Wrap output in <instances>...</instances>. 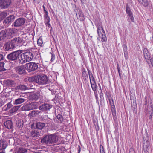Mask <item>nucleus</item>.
Instances as JSON below:
<instances>
[{"label": "nucleus", "instance_id": "1", "mask_svg": "<svg viewBox=\"0 0 153 153\" xmlns=\"http://www.w3.org/2000/svg\"><path fill=\"white\" fill-rule=\"evenodd\" d=\"M59 139L58 135L56 134L48 135L42 139V143L48 145H51L57 143Z\"/></svg>", "mask_w": 153, "mask_h": 153}, {"label": "nucleus", "instance_id": "2", "mask_svg": "<svg viewBox=\"0 0 153 153\" xmlns=\"http://www.w3.org/2000/svg\"><path fill=\"white\" fill-rule=\"evenodd\" d=\"M33 53L30 51L22 53L19 57V63L22 64L27 62L31 61L33 58Z\"/></svg>", "mask_w": 153, "mask_h": 153}, {"label": "nucleus", "instance_id": "3", "mask_svg": "<svg viewBox=\"0 0 153 153\" xmlns=\"http://www.w3.org/2000/svg\"><path fill=\"white\" fill-rule=\"evenodd\" d=\"M97 26L99 36L97 38V39L100 40L102 42H106L107 41V38L102 24L101 23L98 24L97 25Z\"/></svg>", "mask_w": 153, "mask_h": 153}, {"label": "nucleus", "instance_id": "4", "mask_svg": "<svg viewBox=\"0 0 153 153\" xmlns=\"http://www.w3.org/2000/svg\"><path fill=\"white\" fill-rule=\"evenodd\" d=\"M22 53V50H17L7 55V57L10 60L16 61L18 59L19 62V57Z\"/></svg>", "mask_w": 153, "mask_h": 153}, {"label": "nucleus", "instance_id": "5", "mask_svg": "<svg viewBox=\"0 0 153 153\" xmlns=\"http://www.w3.org/2000/svg\"><path fill=\"white\" fill-rule=\"evenodd\" d=\"M36 82L40 85L46 84L48 80V78L46 76H41L39 75L36 76Z\"/></svg>", "mask_w": 153, "mask_h": 153}, {"label": "nucleus", "instance_id": "6", "mask_svg": "<svg viewBox=\"0 0 153 153\" xmlns=\"http://www.w3.org/2000/svg\"><path fill=\"white\" fill-rule=\"evenodd\" d=\"M37 107L38 103L37 102H33L24 105L22 107V109L23 110L29 111L36 109Z\"/></svg>", "mask_w": 153, "mask_h": 153}, {"label": "nucleus", "instance_id": "7", "mask_svg": "<svg viewBox=\"0 0 153 153\" xmlns=\"http://www.w3.org/2000/svg\"><path fill=\"white\" fill-rule=\"evenodd\" d=\"M26 69L29 72L33 71L37 69L38 68V65L35 63L30 62L25 64Z\"/></svg>", "mask_w": 153, "mask_h": 153}, {"label": "nucleus", "instance_id": "8", "mask_svg": "<svg viewBox=\"0 0 153 153\" xmlns=\"http://www.w3.org/2000/svg\"><path fill=\"white\" fill-rule=\"evenodd\" d=\"M11 42L13 43L15 46H20L22 45L26 46V45H27V43L26 44H25V43L23 42L22 39L19 37L15 38Z\"/></svg>", "mask_w": 153, "mask_h": 153}, {"label": "nucleus", "instance_id": "9", "mask_svg": "<svg viewBox=\"0 0 153 153\" xmlns=\"http://www.w3.org/2000/svg\"><path fill=\"white\" fill-rule=\"evenodd\" d=\"M11 3V0H0V7L1 8H7L8 7Z\"/></svg>", "mask_w": 153, "mask_h": 153}, {"label": "nucleus", "instance_id": "10", "mask_svg": "<svg viewBox=\"0 0 153 153\" xmlns=\"http://www.w3.org/2000/svg\"><path fill=\"white\" fill-rule=\"evenodd\" d=\"M7 146V143L4 140H0V153H5V149Z\"/></svg>", "mask_w": 153, "mask_h": 153}, {"label": "nucleus", "instance_id": "11", "mask_svg": "<svg viewBox=\"0 0 153 153\" xmlns=\"http://www.w3.org/2000/svg\"><path fill=\"white\" fill-rule=\"evenodd\" d=\"M25 19L23 18H19L16 20L13 24L15 27H19L23 25L25 22Z\"/></svg>", "mask_w": 153, "mask_h": 153}, {"label": "nucleus", "instance_id": "12", "mask_svg": "<svg viewBox=\"0 0 153 153\" xmlns=\"http://www.w3.org/2000/svg\"><path fill=\"white\" fill-rule=\"evenodd\" d=\"M111 100L110 99H109L110 103L111 105V111L112 115L113 117V118L114 120H115L116 119V113L115 107L113 103V100H112V103H111Z\"/></svg>", "mask_w": 153, "mask_h": 153}, {"label": "nucleus", "instance_id": "13", "mask_svg": "<svg viewBox=\"0 0 153 153\" xmlns=\"http://www.w3.org/2000/svg\"><path fill=\"white\" fill-rule=\"evenodd\" d=\"M52 107V105H51L47 103H45L42 105L40 106L39 109L40 110L47 111L49 110Z\"/></svg>", "mask_w": 153, "mask_h": 153}, {"label": "nucleus", "instance_id": "14", "mask_svg": "<svg viewBox=\"0 0 153 153\" xmlns=\"http://www.w3.org/2000/svg\"><path fill=\"white\" fill-rule=\"evenodd\" d=\"M6 35V37L7 36H9L13 35L14 34L15 30L13 29H9L6 30H4Z\"/></svg>", "mask_w": 153, "mask_h": 153}, {"label": "nucleus", "instance_id": "15", "mask_svg": "<svg viewBox=\"0 0 153 153\" xmlns=\"http://www.w3.org/2000/svg\"><path fill=\"white\" fill-rule=\"evenodd\" d=\"M15 18V17L14 15H10L4 20V23L7 25L10 24L13 21Z\"/></svg>", "mask_w": 153, "mask_h": 153}, {"label": "nucleus", "instance_id": "16", "mask_svg": "<svg viewBox=\"0 0 153 153\" xmlns=\"http://www.w3.org/2000/svg\"><path fill=\"white\" fill-rule=\"evenodd\" d=\"M143 54L146 62L149 65V59L150 58V55L146 48L143 49Z\"/></svg>", "mask_w": 153, "mask_h": 153}, {"label": "nucleus", "instance_id": "17", "mask_svg": "<svg viewBox=\"0 0 153 153\" xmlns=\"http://www.w3.org/2000/svg\"><path fill=\"white\" fill-rule=\"evenodd\" d=\"M4 47L6 51H8L13 49L15 46L12 42H7L4 45Z\"/></svg>", "mask_w": 153, "mask_h": 153}, {"label": "nucleus", "instance_id": "18", "mask_svg": "<svg viewBox=\"0 0 153 153\" xmlns=\"http://www.w3.org/2000/svg\"><path fill=\"white\" fill-rule=\"evenodd\" d=\"M17 70L18 73L20 74H24L26 71L24 65L18 66L17 68Z\"/></svg>", "mask_w": 153, "mask_h": 153}, {"label": "nucleus", "instance_id": "19", "mask_svg": "<svg viewBox=\"0 0 153 153\" xmlns=\"http://www.w3.org/2000/svg\"><path fill=\"white\" fill-rule=\"evenodd\" d=\"M16 153H25L27 151L26 149L20 147H18L16 150Z\"/></svg>", "mask_w": 153, "mask_h": 153}, {"label": "nucleus", "instance_id": "20", "mask_svg": "<svg viewBox=\"0 0 153 153\" xmlns=\"http://www.w3.org/2000/svg\"><path fill=\"white\" fill-rule=\"evenodd\" d=\"M4 125L8 129H11L13 127V125L12 121L10 120H7L4 123Z\"/></svg>", "mask_w": 153, "mask_h": 153}, {"label": "nucleus", "instance_id": "21", "mask_svg": "<svg viewBox=\"0 0 153 153\" xmlns=\"http://www.w3.org/2000/svg\"><path fill=\"white\" fill-rule=\"evenodd\" d=\"M77 18L80 21H83L84 19V16L82 12L81 11H79V13L76 14Z\"/></svg>", "mask_w": 153, "mask_h": 153}, {"label": "nucleus", "instance_id": "22", "mask_svg": "<svg viewBox=\"0 0 153 153\" xmlns=\"http://www.w3.org/2000/svg\"><path fill=\"white\" fill-rule=\"evenodd\" d=\"M31 135L33 137H36L40 135L39 131L37 130H33L31 132Z\"/></svg>", "mask_w": 153, "mask_h": 153}, {"label": "nucleus", "instance_id": "23", "mask_svg": "<svg viewBox=\"0 0 153 153\" xmlns=\"http://www.w3.org/2000/svg\"><path fill=\"white\" fill-rule=\"evenodd\" d=\"M25 100L23 98H18L15 100L14 104L16 105L19 104L24 102Z\"/></svg>", "mask_w": 153, "mask_h": 153}, {"label": "nucleus", "instance_id": "24", "mask_svg": "<svg viewBox=\"0 0 153 153\" xmlns=\"http://www.w3.org/2000/svg\"><path fill=\"white\" fill-rule=\"evenodd\" d=\"M45 126V124L39 122L36 124V128L39 129H42Z\"/></svg>", "mask_w": 153, "mask_h": 153}, {"label": "nucleus", "instance_id": "25", "mask_svg": "<svg viewBox=\"0 0 153 153\" xmlns=\"http://www.w3.org/2000/svg\"><path fill=\"white\" fill-rule=\"evenodd\" d=\"M146 145L144 146V151L145 153H149V144L148 142L146 141Z\"/></svg>", "mask_w": 153, "mask_h": 153}, {"label": "nucleus", "instance_id": "26", "mask_svg": "<svg viewBox=\"0 0 153 153\" xmlns=\"http://www.w3.org/2000/svg\"><path fill=\"white\" fill-rule=\"evenodd\" d=\"M138 2L142 5L146 7L148 4V2L147 0H138Z\"/></svg>", "mask_w": 153, "mask_h": 153}, {"label": "nucleus", "instance_id": "27", "mask_svg": "<svg viewBox=\"0 0 153 153\" xmlns=\"http://www.w3.org/2000/svg\"><path fill=\"white\" fill-rule=\"evenodd\" d=\"M41 112L39 110L33 111L30 113V115L32 117H34L37 115Z\"/></svg>", "mask_w": 153, "mask_h": 153}, {"label": "nucleus", "instance_id": "28", "mask_svg": "<svg viewBox=\"0 0 153 153\" xmlns=\"http://www.w3.org/2000/svg\"><path fill=\"white\" fill-rule=\"evenodd\" d=\"M7 16V13L6 12H3L0 13V18L1 20L3 19Z\"/></svg>", "mask_w": 153, "mask_h": 153}, {"label": "nucleus", "instance_id": "29", "mask_svg": "<svg viewBox=\"0 0 153 153\" xmlns=\"http://www.w3.org/2000/svg\"><path fill=\"white\" fill-rule=\"evenodd\" d=\"M6 38V35L4 31L2 30L0 32V41Z\"/></svg>", "mask_w": 153, "mask_h": 153}, {"label": "nucleus", "instance_id": "30", "mask_svg": "<svg viewBox=\"0 0 153 153\" xmlns=\"http://www.w3.org/2000/svg\"><path fill=\"white\" fill-rule=\"evenodd\" d=\"M19 108L18 106H14L10 110V112L11 113H13L16 112L17 111Z\"/></svg>", "mask_w": 153, "mask_h": 153}, {"label": "nucleus", "instance_id": "31", "mask_svg": "<svg viewBox=\"0 0 153 153\" xmlns=\"http://www.w3.org/2000/svg\"><path fill=\"white\" fill-rule=\"evenodd\" d=\"M5 84L6 85L10 86L14 84V82L10 80H7L5 81Z\"/></svg>", "mask_w": 153, "mask_h": 153}, {"label": "nucleus", "instance_id": "32", "mask_svg": "<svg viewBox=\"0 0 153 153\" xmlns=\"http://www.w3.org/2000/svg\"><path fill=\"white\" fill-rule=\"evenodd\" d=\"M16 126L19 128H21L23 126V123L20 121L19 120L16 123Z\"/></svg>", "mask_w": 153, "mask_h": 153}, {"label": "nucleus", "instance_id": "33", "mask_svg": "<svg viewBox=\"0 0 153 153\" xmlns=\"http://www.w3.org/2000/svg\"><path fill=\"white\" fill-rule=\"evenodd\" d=\"M4 63L3 62H0V71H4L5 69L4 68Z\"/></svg>", "mask_w": 153, "mask_h": 153}, {"label": "nucleus", "instance_id": "34", "mask_svg": "<svg viewBox=\"0 0 153 153\" xmlns=\"http://www.w3.org/2000/svg\"><path fill=\"white\" fill-rule=\"evenodd\" d=\"M89 77L91 83L95 82L94 78L92 74H89Z\"/></svg>", "mask_w": 153, "mask_h": 153}, {"label": "nucleus", "instance_id": "35", "mask_svg": "<svg viewBox=\"0 0 153 153\" xmlns=\"http://www.w3.org/2000/svg\"><path fill=\"white\" fill-rule=\"evenodd\" d=\"M36 76L35 77H31L28 78V80L30 82H36Z\"/></svg>", "mask_w": 153, "mask_h": 153}, {"label": "nucleus", "instance_id": "36", "mask_svg": "<svg viewBox=\"0 0 153 153\" xmlns=\"http://www.w3.org/2000/svg\"><path fill=\"white\" fill-rule=\"evenodd\" d=\"M31 97L32 100H36L38 99L39 98V96L38 94H34L31 96Z\"/></svg>", "mask_w": 153, "mask_h": 153}, {"label": "nucleus", "instance_id": "37", "mask_svg": "<svg viewBox=\"0 0 153 153\" xmlns=\"http://www.w3.org/2000/svg\"><path fill=\"white\" fill-rule=\"evenodd\" d=\"M19 88L21 90H25L27 89V87L25 85H22L19 86Z\"/></svg>", "mask_w": 153, "mask_h": 153}, {"label": "nucleus", "instance_id": "38", "mask_svg": "<svg viewBox=\"0 0 153 153\" xmlns=\"http://www.w3.org/2000/svg\"><path fill=\"white\" fill-rule=\"evenodd\" d=\"M91 84L93 90L94 91H95L96 90L97 86L95 82H94V83H91Z\"/></svg>", "mask_w": 153, "mask_h": 153}, {"label": "nucleus", "instance_id": "39", "mask_svg": "<svg viewBox=\"0 0 153 153\" xmlns=\"http://www.w3.org/2000/svg\"><path fill=\"white\" fill-rule=\"evenodd\" d=\"M12 106V104L10 103V102H9L7 105L5 106V107H6V109H5V110L10 109Z\"/></svg>", "mask_w": 153, "mask_h": 153}, {"label": "nucleus", "instance_id": "40", "mask_svg": "<svg viewBox=\"0 0 153 153\" xmlns=\"http://www.w3.org/2000/svg\"><path fill=\"white\" fill-rule=\"evenodd\" d=\"M43 44L42 40L41 39H39L38 40L37 44L39 46H41Z\"/></svg>", "mask_w": 153, "mask_h": 153}, {"label": "nucleus", "instance_id": "41", "mask_svg": "<svg viewBox=\"0 0 153 153\" xmlns=\"http://www.w3.org/2000/svg\"><path fill=\"white\" fill-rule=\"evenodd\" d=\"M57 118L58 119L60 122H61L62 120V117L60 114H58L57 116Z\"/></svg>", "mask_w": 153, "mask_h": 153}, {"label": "nucleus", "instance_id": "42", "mask_svg": "<svg viewBox=\"0 0 153 153\" xmlns=\"http://www.w3.org/2000/svg\"><path fill=\"white\" fill-rule=\"evenodd\" d=\"M50 21V19L49 17H46V19L45 21L46 24V25H47L48 24H50L49 22Z\"/></svg>", "mask_w": 153, "mask_h": 153}, {"label": "nucleus", "instance_id": "43", "mask_svg": "<svg viewBox=\"0 0 153 153\" xmlns=\"http://www.w3.org/2000/svg\"><path fill=\"white\" fill-rule=\"evenodd\" d=\"M152 109H151V110L149 111V119H151L152 115Z\"/></svg>", "mask_w": 153, "mask_h": 153}, {"label": "nucleus", "instance_id": "44", "mask_svg": "<svg viewBox=\"0 0 153 153\" xmlns=\"http://www.w3.org/2000/svg\"><path fill=\"white\" fill-rule=\"evenodd\" d=\"M123 50L124 55L125 56L126 53L127 54V47L126 45H124L123 47Z\"/></svg>", "mask_w": 153, "mask_h": 153}, {"label": "nucleus", "instance_id": "45", "mask_svg": "<svg viewBox=\"0 0 153 153\" xmlns=\"http://www.w3.org/2000/svg\"><path fill=\"white\" fill-rule=\"evenodd\" d=\"M51 62H52L55 59V55L53 53H51Z\"/></svg>", "mask_w": 153, "mask_h": 153}, {"label": "nucleus", "instance_id": "46", "mask_svg": "<svg viewBox=\"0 0 153 153\" xmlns=\"http://www.w3.org/2000/svg\"><path fill=\"white\" fill-rule=\"evenodd\" d=\"M126 11L127 13L131 12L129 8L128 7V5L127 4L126 5Z\"/></svg>", "mask_w": 153, "mask_h": 153}, {"label": "nucleus", "instance_id": "47", "mask_svg": "<svg viewBox=\"0 0 153 153\" xmlns=\"http://www.w3.org/2000/svg\"><path fill=\"white\" fill-rule=\"evenodd\" d=\"M129 19L130 20L131 22H134V18L132 16L128 17Z\"/></svg>", "mask_w": 153, "mask_h": 153}, {"label": "nucleus", "instance_id": "48", "mask_svg": "<svg viewBox=\"0 0 153 153\" xmlns=\"http://www.w3.org/2000/svg\"><path fill=\"white\" fill-rule=\"evenodd\" d=\"M100 153H104V151L103 146H100Z\"/></svg>", "mask_w": 153, "mask_h": 153}, {"label": "nucleus", "instance_id": "49", "mask_svg": "<svg viewBox=\"0 0 153 153\" xmlns=\"http://www.w3.org/2000/svg\"><path fill=\"white\" fill-rule=\"evenodd\" d=\"M4 104L3 101L1 99H0V107L2 106Z\"/></svg>", "mask_w": 153, "mask_h": 153}, {"label": "nucleus", "instance_id": "50", "mask_svg": "<svg viewBox=\"0 0 153 153\" xmlns=\"http://www.w3.org/2000/svg\"><path fill=\"white\" fill-rule=\"evenodd\" d=\"M149 64H150V62L151 63L152 65L153 66V58H150L149 59Z\"/></svg>", "mask_w": 153, "mask_h": 153}, {"label": "nucleus", "instance_id": "51", "mask_svg": "<svg viewBox=\"0 0 153 153\" xmlns=\"http://www.w3.org/2000/svg\"><path fill=\"white\" fill-rule=\"evenodd\" d=\"M127 13L128 15V17H129L130 16H131L133 15L132 13L131 12H129V13Z\"/></svg>", "mask_w": 153, "mask_h": 153}, {"label": "nucleus", "instance_id": "52", "mask_svg": "<svg viewBox=\"0 0 153 153\" xmlns=\"http://www.w3.org/2000/svg\"><path fill=\"white\" fill-rule=\"evenodd\" d=\"M3 56L1 54H0V61L3 59Z\"/></svg>", "mask_w": 153, "mask_h": 153}, {"label": "nucleus", "instance_id": "53", "mask_svg": "<svg viewBox=\"0 0 153 153\" xmlns=\"http://www.w3.org/2000/svg\"><path fill=\"white\" fill-rule=\"evenodd\" d=\"M46 26L47 27H48L49 28H50V27H51V28H52V27H51V25H50V24H48V25H46Z\"/></svg>", "mask_w": 153, "mask_h": 153}, {"label": "nucleus", "instance_id": "54", "mask_svg": "<svg viewBox=\"0 0 153 153\" xmlns=\"http://www.w3.org/2000/svg\"><path fill=\"white\" fill-rule=\"evenodd\" d=\"M118 73H120V69H118Z\"/></svg>", "mask_w": 153, "mask_h": 153}, {"label": "nucleus", "instance_id": "55", "mask_svg": "<svg viewBox=\"0 0 153 153\" xmlns=\"http://www.w3.org/2000/svg\"><path fill=\"white\" fill-rule=\"evenodd\" d=\"M80 151V149L79 148L78 150V153H79Z\"/></svg>", "mask_w": 153, "mask_h": 153}, {"label": "nucleus", "instance_id": "56", "mask_svg": "<svg viewBox=\"0 0 153 153\" xmlns=\"http://www.w3.org/2000/svg\"><path fill=\"white\" fill-rule=\"evenodd\" d=\"M117 70H118V69H120V68H119L118 65H117Z\"/></svg>", "mask_w": 153, "mask_h": 153}, {"label": "nucleus", "instance_id": "57", "mask_svg": "<svg viewBox=\"0 0 153 153\" xmlns=\"http://www.w3.org/2000/svg\"><path fill=\"white\" fill-rule=\"evenodd\" d=\"M119 75L120 76H121V73H119Z\"/></svg>", "mask_w": 153, "mask_h": 153}, {"label": "nucleus", "instance_id": "58", "mask_svg": "<svg viewBox=\"0 0 153 153\" xmlns=\"http://www.w3.org/2000/svg\"><path fill=\"white\" fill-rule=\"evenodd\" d=\"M48 13V12L47 11H45V13L47 15Z\"/></svg>", "mask_w": 153, "mask_h": 153}, {"label": "nucleus", "instance_id": "59", "mask_svg": "<svg viewBox=\"0 0 153 153\" xmlns=\"http://www.w3.org/2000/svg\"><path fill=\"white\" fill-rule=\"evenodd\" d=\"M75 2H76L77 1V0H73Z\"/></svg>", "mask_w": 153, "mask_h": 153}, {"label": "nucleus", "instance_id": "60", "mask_svg": "<svg viewBox=\"0 0 153 153\" xmlns=\"http://www.w3.org/2000/svg\"><path fill=\"white\" fill-rule=\"evenodd\" d=\"M43 7L44 8V9H45V7L44 6H43Z\"/></svg>", "mask_w": 153, "mask_h": 153}, {"label": "nucleus", "instance_id": "61", "mask_svg": "<svg viewBox=\"0 0 153 153\" xmlns=\"http://www.w3.org/2000/svg\"><path fill=\"white\" fill-rule=\"evenodd\" d=\"M80 1H81L82 2V0H80Z\"/></svg>", "mask_w": 153, "mask_h": 153}, {"label": "nucleus", "instance_id": "62", "mask_svg": "<svg viewBox=\"0 0 153 153\" xmlns=\"http://www.w3.org/2000/svg\"><path fill=\"white\" fill-rule=\"evenodd\" d=\"M44 11H45H45H46L45 10V9H44Z\"/></svg>", "mask_w": 153, "mask_h": 153}, {"label": "nucleus", "instance_id": "63", "mask_svg": "<svg viewBox=\"0 0 153 153\" xmlns=\"http://www.w3.org/2000/svg\"><path fill=\"white\" fill-rule=\"evenodd\" d=\"M1 21V19L0 18V21Z\"/></svg>", "mask_w": 153, "mask_h": 153}, {"label": "nucleus", "instance_id": "64", "mask_svg": "<svg viewBox=\"0 0 153 153\" xmlns=\"http://www.w3.org/2000/svg\"><path fill=\"white\" fill-rule=\"evenodd\" d=\"M40 153H41L40 152Z\"/></svg>", "mask_w": 153, "mask_h": 153}]
</instances>
